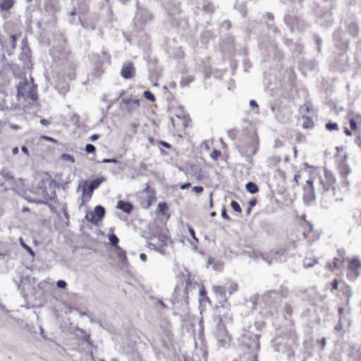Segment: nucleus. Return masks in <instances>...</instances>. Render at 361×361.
I'll return each mask as SVG.
<instances>
[{
  "mask_svg": "<svg viewBox=\"0 0 361 361\" xmlns=\"http://www.w3.org/2000/svg\"><path fill=\"white\" fill-rule=\"evenodd\" d=\"M233 321V314L229 305L216 307L214 322L216 324V334L222 339L228 336L227 326Z\"/></svg>",
  "mask_w": 361,
  "mask_h": 361,
  "instance_id": "obj_1",
  "label": "nucleus"
},
{
  "mask_svg": "<svg viewBox=\"0 0 361 361\" xmlns=\"http://www.w3.org/2000/svg\"><path fill=\"white\" fill-rule=\"evenodd\" d=\"M336 179L331 171L324 169L323 174L319 176V191L324 197L335 196Z\"/></svg>",
  "mask_w": 361,
  "mask_h": 361,
  "instance_id": "obj_2",
  "label": "nucleus"
},
{
  "mask_svg": "<svg viewBox=\"0 0 361 361\" xmlns=\"http://www.w3.org/2000/svg\"><path fill=\"white\" fill-rule=\"evenodd\" d=\"M17 99L18 101L23 99L29 104L36 102L38 99L37 86L30 83L26 79L20 82L17 87Z\"/></svg>",
  "mask_w": 361,
  "mask_h": 361,
  "instance_id": "obj_3",
  "label": "nucleus"
},
{
  "mask_svg": "<svg viewBox=\"0 0 361 361\" xmlns=\"http://www.w3.org/2000/svg\"><path fill=\"white\" fill-rule=\"evenodd\" d=\"M238 289V285L233 280L227 279L224 284L220 286H214L212 288L215 296L225 302L228 301L227 295H231Z\"/></svg>",
  "mask_w": 361,
  "mask_h": 361,
  "instance_id": "obj_4",
  "label": "nucleus"
},
{
  "mask_svg": "<svg viewBox=\"0 0 361 361\" xmlns=\"http://www.w3.org/2000/svg\"><path fill=\"white\" fill-rule=\"evenodd\" d=\"M139 194V202L143 209H149L157 201L156 191L148 183Z\"/></svg>",
  "mask_w": 361,
  "mask_h": 361,
  "instance_id": "obj_5",
  "label": "nucleus"
},
{
  "mask_svg": "<svg viewBox=\"0 0 361 361\" xmlns=\"http://www.w3.org/2000/svg\"><path fill=\"white\" fill-rule=\"evenodd\" d=\"M300 227L304 239L308 243H312L319 240V233L314 229L313 225L308 221L302 219L300 223Z\"/></svg>",
  "mask_w": 361,
  "mask_h": 361,
  "instance_id": "obj_6",
  "label": "nucleus"
},
{
  "mask_svg": "<svg viewBox=\"0 0 361 361\" xmlns=\"http://www.w3.org/2000/svg\"><path fill=\"white\" fill-rule=\"evenodd\" d=\"M347 277L350 281L355 280L360 274L361 261L358 257L351 258L348 264Z\"/></svg>",
  "mask_w": 361,
  "mask_h": 361,
  "instance_id": "obj_7",
  "label": "nucleus"
},
{
  "mask_svg": "<svg viewBox=\"0 0 361 361\" xmlns=\"http://www.w3.org/2000/svg\"><path fill=\"white\" fill-rule=\"evenodd\" d=\"M105 214V209L102 206H96L94 211H88L85 214V219L93 224H97V223L102 220Z\"/></svg>",
  "mask_w": 361,
  "mask_h": 361,
  "instance_id": "obj_8",
  "label": "nucleus"
},
{
  "mask_svg": "<svg viewBox=\"0 0 361 361\" xmlns=\"http://www.w3.org/2000/svg\"><path fill=\"white\" fill-rule=\"evenodd\" d=\"M303 199L305 202H312L315 198L314 182L312 180H307L302 188Z\"/></svg>",
  "mask_w": 361,
  "mask_h": 361,
  "instance_id": "obj_9",
  "label": "nucleus"
},
{
  "mask_svg": "<svg viewBox=\"0 0 361 361\" xmlns=\"http://www.w3.org/2000/svg\"><path fill=\"white\" fill-rule=\"evenodd\" d=\"M337 295L340 298H345L346 299L345 304L348 305L350 299L352 296V290L350 286L345 282H342L341 286L338 289Z\"/></svg>",
  "mask_w": 361,
  "mask_h": 361,
  "instance_id": "obj_10",
  "label": "nucleus"
},
{
  "mask_svg": "<svg viewBox=\"0 0 361 361\" xmlns=\"http://www.w3.org/2000/svg\"><path fill=\"white\" fill-rule=\"evenodd\" d=\"M135 73V68L132 62H128L123 65L121 75L125 79H130L134 77Z\"/></svg>",
  "mask_w": 361,
  "mask_h": 361,
  "instance_id": "obj_11",
  "label": "nucleus"
},
{
  "mask_svg": "<svg viewBox=\"0 0 361 361\" xmlns=\"http://www.w3.org/2000/svg\"><path fill=\"white\" fill-rule=\"evenodd\" d=\"M31 53L27 47H23L19 54V59L23 61V68H29L30 65Z\"/></svg>",
  "mask_w": 361,
  "mask_h": 361,
  "instance_id": "obj_12",
  "label": "nucleus"
},
{
  "mask_svg": "<svg viewBox=\"0 0 361 361\" xmlns=\"http://www.w3.org/2000/svg\"><path fill=\"white\" fill-rule=\"evenodd\" d=\"M82 203H85L86 202H89L92 197L94 192V190L91 188L90 186L87 185V182H84V184L82 185Z\"/></svg>",
  "mask_w": 361,
  "mask_h": 361,
  "instance_id": "obj_13",
  "label": "nucleus"
},
{
  "mask_svg": "<svg viewBox=\"0 0 361 361\" xmlns=\"http://www.w3.org/2000/svg\"><path fill=\"white\" fill-rule=\"evenodd\" d=\"M352 114H349L348 115L350 129L353 131H357L358 129L357 123L361 124V115L357 114L355 118H353L350 116Z\"/></svg>",
  "mask_w": 361,
  "mask_h": 361,
  "instance_id": "obj_14",
  "label": "nucleus"
},
{
  "mask_svg": "<svg viewBox=\"0 0 361 361\" xmlns=\"http://www.w3.org/2000/svg\"><path fill=\"white\" fill-rule=\"evenodd\" d=\"M117 207L126 213H130L133 209L131 203L123 200L118 202Z\"/></svg>",
  "mask_w": 361,
  "mask_h": 361,
  "instance_id": "obj_15",
  "label": "nucleus"
},
{
  "mask_svg": "<svg viewBox=\"0 0 361 361\" xmlns=\"http://www.w3.org/2000/svg\"><path fill=\"white\" fill-rule=\"evenodd\" d=\"M343 259L335 257L332 262L328 263L327 267L330 271H333L338 269L343 263Z\"/></svg>",
  "mask_w": 361,
  "mask_h": 361,
  "instance_id": "obj_16",
  "label": "nucleus"
},
{
  "mask_svg": "<svg viewBox=\"0 0 361 361\" xmlns=\"http://www.w3.org/2000/svg\"><path fill=\"white\" fill-rule=\"evenodd\" d=\"M281 161V158L279 156H272L268 158L267 163V167L269 168H274L277 166L279 163Z\"/></svg>",
  "mask_w": 361,
  "mask_h": 361,
  "instance_id": "obj_17",
  "label": "nucleus"
},
{
  "mask_svg": "<svg viewBox=\"0 0 361 361\" xmlns=\"http://www.w3.org/2000/svg\"><path fill=\"white\" fill-rule=\"evenodd\" d=\"M123 103L129 109L140 106V101L137 99L126 98L123 99Z\"/></svg>",
  "mask_w": 361,
  "mask_h": 361,
  "instance_id": "obj_18",
  "label": "nucleus"
},
{
  "mask_svg": "<svg viewBox=\"0 0 361 361\" xmlns=\"http://www.w3.org/2000/svg\"><path fill=\"white\" fill-rule=\"evenodd\" d=\"M338 170H339L340 175L343 178H347L348 176L350 173V169L349 166L348 165V164H346L345 162L342 163L339 166Z\"/></svg>",
  "mask_w": 361,
  "mask_h": 361,
  "instance_id": "obj_19",
  "label": "nucleus"
},
{
  "mask_svg": "<svg viewBox=\"0 0 361 361\" xmlns=\"http://www.w3.org/2000/svg\"><path fill=\"white\" fill-rule=\"evenodd\" d=\"M14 5L13 0H2L0 2V8L2 11H7L13 8Z\"/></svg>",
  "mask_w": 361,
  "mask_h": 361,
  "instance_id": "obj_20",
  "label": "nucleus"
},
{
  "mask_svg": "<svg viewBox=\"0 0 361 361\" xmlns=\"http://www.w3.org/2000/svg\"><path fill=\"white\" fill-rule=\"evenodd\" d=\"M303 122L302 126L305 129L312 128L314 126V121L312 118L309 116H302Z\"/></svg>",
  "mask_w": 361,
  "mask_h": 361,
  "instance_id": "obj_21",
  "label": "nucleus"
},
{
  "mask_svg": "<svg viewBox=\"0 0 361 361\" xmlns=\"http://www.w3.org/2000/svg\"><path fill=\"white\" fill-rule=\"evenodd\" d=\"M105 180L104 177H100L97 179L92 180L87 185L92 188L94 190L99 188L100 184Z\"/></svg>",
  "mask_w": 361,
  "mask_h": 361,
  "instance_id": "obj_22",
  "label": "nucleus"
},
{
  "mask_svg": "<svg viewBox=\"0 0 361 361\" xmlns=\"http://www.w3.org/2000/svg\"><path fill=\"white\" fill-rule=\"evenodd\" d=\"M245 188L251 194L257 193L259 191L258 186L253 182L247 183L245 185Z\"/></svg>",
  "mask_w": 361,
  "mask_h": 361,
  "instance_id": "obj_23",
  "label": "nucleus"
},
{
  "mask_svg": "<svg viewBox=\"0 0 361 361\" xmlns=\"http://www.w3.org/2000/svg\"><path fill=\"white\" fill-rule=\"evenodd\" d=\"M168 210V206L166 202H159L157 205V213L165 216Z\"/></svg>",
  "mask_w": 361,
  "mask_h": 361,
  "instance_id": "obj_24",
  "label": "nucleus"
},
{
  "mask_svg": "<svg viewBox=\"0 0 361 361\" xmlns=\"http://www.w3.org/2000/svg\"><path fill=\"white\" fill-rule=\"evenodd\" d=\"M115 248L118 257L123 262L126 261L127 257L126 252L120 246Z\"/></svg>",
  "mask_w": 361,
  "mask_h": 361,
  "instance_id": "obj_25",
  "label": "nucleus"
},
{
  "mask_svg": "<svg viewBox=\"0 0 361 361\" xmlns=\"http://www.w3.org/2000/svg\"><path fill=\"white\" fill-rule=\"evenodd\" d=\"M109 240L110 243L115 247H117L119 246L118 245L119 240H118V237L114 233L110 234L109 235Z\"/></svg>",
  "mask_w": 361,
  "mask_h": 361,
  "instance_id": "obj_26",
  "label": "nucleus"
},
{
  "mask_svg": "<svg viewBox=\"0 0 361 361\" xmlns=\"http://www.w3.org/2000/svg\"><path fill=\"white\" fill-rule=\"evenodd\" d=\"M143 96L146 99L152 102H154L156 100L154 95L149 90L145 91Z\"/></svg>",
  "mask_w": 361,
  "mask_h": 361,
  "instance_id": "obj_27",
  "label": "nucleus"
},
{
  "mask_svg": "<svg viewBox=\"0 0 361 361\" xmlns=\"http://www.w3.org/2000/svg\"><path fill=\"white\" fill-rule=\"evenodd\" d=\"M221 156V152L220 150H218V149H214L211 153H210V157L214 160V161H216L219 159V158Z\"/></svg>",
  "mask_w": 361,
  "mask_h": 361,
  "instance_id": "obj_28",
  "label": "nucleus"
},
{
  "mask_svg": "<svg viewBox=\"0 0 361 361\" xmlns=\"http://www.w3.org/2000/svg\"><path fill=\"white\" fill-rule=\"evenodd\" d=\"M325 127L329 131H334V130H338V126L336 123L329 122L326 124Z\"/></svg>",
  "mask_w": 361,
  "mask_h": 361,
  "instance_id": "obj_29",
  "label": "nucleus"
},
{
  "mask_svg": "<svg viewBox=\"0 0 361 361\" xmlns=\"http://www.w3.org/2000/svg\"><path fill=\"white\" fill-rule=\"evenodd\" d=\"M20 35H21L20 32L19 34H14V35H11V47L13 49H15L16 47L17 39L18 37H20Z\"/></svg>",
  "mask_w": 361,
  "mask_h": 361,
  "instance_id": "obj_30",
  "label": "nucleus"
},
{
  "mask_svg": "<svg viewBox=\"0 0 361 361\" xmlns=\"http://www.w3.org/2000/svg\"><path fill=\"white\" fill-rule=\"evenodd\" d=\"M231 207L233 209V210L235 211V212L241 213L242 210L240 206L236 201H231Z\"/></svg>",
  "mask_w": 361,
  "mask_h": 361,
  "instance_id": "obj_31",
  "label": "nucleus"
},
{
  "mask_svg": "<svg viewBox=\"0 0 361 361\" xmlns=\"http://www.w3.org/2000/svg\"><path fill=\"white\" fill-rule=\"evenodd\" d=\"M246 360H250V361H257V355L256 353H247L245 355Z\"/></svg>",
  "mask_w": 361,
  "mask_h": 361,
  "instance_id": "obj_32",
  "label": "nucleus"
},
{
  "mask_svg": "<svg viewBox=\"0 0 361 361\" xmlns=\"http://www.w3.org/2000/svg\"><path fill=\"white\" fill-rule=\"evenodd\" d=\"M22 247L32 256L35 255L33 250L20 239Z\"/></svg>",
  "mask_w": 361,
  "mask_h": 361,
  "instance_id": "obj_33",
  "label": "nucleus"
},
{
  "mask_svg": "<svg viewBox=\"0 0 361 361\" xmlns=\"http://www.w3.org/2000/svg\"><path fill=\"white\" fill-rule=\"evenodd\" d=\"M96 150L95 147L92 144H87L85 147V151L87 153H94Z\"/></svg>",
  "mask_w": 361,
  "mask_h": 361,
  "instance_id": "obj_34",
  "label": "nucleus"
},
{
  "mask_svg": "<svg viewBox=\"0 0 361 361\" xmlns=\"http://www.w3.org/2000/svg\"><path fill=\"white\" fill-rule=\"evenodd\" d=\"M252 154H255L258 149V141L256 140H253L252 141Z\"/></svg>",
  "mask_w": 361,
  "mask_h": 361,
  "instance_id": "obj_35",
  "label": "nucleus"
},
{
  "mask_svg": "<svg viewBox=\"0 0 361 361\" xmlns=\"http://www.w3.org/2000/svg\"><path fill=\"white\" fill-rule=\"evenodd\" d=\"M41 139L53 142V143H57V140L51 137H49L47 135H42Z\"/></svg>",
  "mask_w": 361,
  "mask_h": 361,
  "instance_id": "obj_36",
  "label": "nucleus"
},
{
  "mask_svg": "<svg viewBox=\"0 0 361 361\" xmlns=\"http://www.w3.org/2000/svg\"><path fill=\"white\" fill-rule=\"evenodd\" d=\"M338 284H339V281L337 279H335L332 281V282L331 283V287L334 290H338Z\"/></svg>",
  "mask_w": 361,
  "mask_h": 361,
  "instance_id": "obj_37",
  "label": "nucleus"
},
{
  "mask_svg": "<svg viewBox=\"0 0 361 361\" xmlns=\"http://www.w3.org/2000/svg\"><path fill=\"white\" fill-rule=\"evenodd\" d=\"M203 190L204 188L202 186H195L192 188V191H194L197 194L202 193Z\"/></svg>",
  "mask_w": 361,
  "mask_h": 361,
  "instance_id": "obj_38",
  "label": "nucleus"
},
{
  "mask_svg": "<svg viewBox=\"0 0 361 361\" xmlns=\"http://www.w3.org/2000/svg\"><path fill=\"white\" fill-rule=\"evenodd\" d=\"M188 231H189V233L190 234V236L196 241V242H198V240L197 238H196L195 236V232L194 231V229L191 227H189L188 228Z\"/></svg>",
  "mask_w": 361,
  "mask_h": 361,
  "instance_id": "obj_39",
  "label": "nucleus"
},
{
  "mask_svg": "<svg viewBox=\"0 0 361 361\" xmlns=\"http://www.w3.org/2000/svg\"><path fill=\"white\" fill-rule=\"evenodd\" d=\"M57 286L60 288H65L66 287V282L62 280H59L57 281Z\"/></svg>",
  "mask_w": 361,
  "mask_h": 361,
  "instance_id": "obj_40",
  "label": "nucleus"
},
{
  "mask_svg": "<svg viewBox=\"0 0 361 361\" xmlns=\"http://www.w3.org/2000/svg\"><path fill=\"white\" fill-rule=\"evenodd\" d=\"M319 344L321 345V349L322 350H324L326 347V338H322L320 341H319Z\"/></svg>",
  "mask_w": 361,
  "mask_h": 361,
  "instance_id": "obj_41",
  "label": "nucleus"
},
{
  "mask_svg": "<svg viewBox=\"0 0 361 361\" xmlns=\"http://www.w3.org/2000/svg\"><path fill=\"white\" fill-rule=\"evenodd\" d=\"M221 216L224 219L230 220V216L227 214L226 211L225 209H223L221 211Z\"/></svg>",
  "mask_w": 361,
  "mask_h": 361,
  "instance_id": "obj_42",
  "label": "nucleus"
},
{
  "mask_svg": "<svg viewBox=\"0 0 361 361\" xmlns=\"http://www.w3.org/2000/svg\"><path fill=\"white\" fill-rule=\"evenodd\" d=\"M335 330L337 331H341L343 330V324L341 321L335 326Z\"/></svg>",
  "mask_w": 361,
  "mask_h": 361,
  "instance_id": "obj_43",
  "label": "nucleus"
},
{
  "mask_svg": "<svg viewBox=\"0 0 361 361\" xmlns=\"http://www.w3.org/2000/svg\"><path fill=\"white\" fill-rule=\"evenodd\" d=\"M292 308L290 305H286L285 307V312L286 314L291 315L292 314Z\"/></svg>",
  "mask_w": 361,
  "mask_h": 361,
  "instance_id": "obj_44",
  "label": "nucleus"
},
{
  "mask_svg": "<svg viewBox=\"0 0 361 361\" xmlns=\"http://www.w3.org/2000/svg\"><path fill=\"white\" fill-rule=\"evenodd\" d=\"M190 186H191V184L190 183H186L180 185V188L182 190H184V189L190 188Z\"/></svg>",
  "mask_w": 361,
  "mask_h": 361,
  "instance_id": "obj_45",
  "label": "nucleus"
},
{
  "mask_svg": "<svg viewBox=\"0 0 361 361\" xmlns=\"http://www.w3.org/2000/svg\"><path fill=\"white\" fill-rule=\"evenodd\" d=\"M250 105L252 107L256 108L257 109H258V104H257V103L255 100H253V99L250 100Z\"/></svg>",
  "mask_w": 361,
  "mask_h": 361,
  "instance_id": "obj_46",
  "label": "nucleus"
},
{
  "mask_svg": "<svg viewBox=\"0 0 361 361\" xmlns=\"http://www.w3.org/2000/svg\"><path fill=\"white\" fill-rule=\"evenodd\" d=\"M257 204V200L255 199H252L250 201H249L248 202V204H249V207H253L256 205Z\"/></svg>",
  "mask_w": 361,
  "mask_h": 361,
  "instance_id": "obj_47",
  "label": "nucleus"
},
{
  "mask_svg": "<svg viewBox=\"0 0 361 361\" xmlns=\"http://www.w3.org/2000/svg\"><path fill=\"white\" fill-rule=\"evenodd\" d=\"M283 145V142L280 140H275V143H274V147H281Z\"/></svg>",
  "mask_w": 361,
  "mask_h": 361,
  "instance_id": "obj_48",
  "label": "nucleus"
},
{
  "mask_svg": "<svg viewBox=\"0 0 361 361\" xmlns=\"http://www.w3.org/2000/svg\"><path fill=\"white\" fill-rule=\"evenodd\" d=\"M305 135L302 133H298L297 135V140L298 141H302L305 140Z\"/></svg>",
  "mask_w": 361,
  "mask_h": 361,
  "instance_id": "obj_49",
  "label": "nucleus"
},
{
  "mask_svg": "<svg viewBox=\"0 0 361 361\" xmlns=\"http://www.w3.org/2000/svg\"><path fill=\"white\" fill-rule=\"evenodd\" d=\"M21 150H22V152H23L25 154H26L27 156H29V154H29V151H28V149H27V148L26 147L23 146V147H21Z\"/></svg>",
  "mask_w": 361,
  "mask_h": 361,
  "instance_id": "obj_50",
  "label": "nucleus"
},
{
  "mask_svg": "<svg viewBox=\"0 0 361 361\" xmlns=\"http://www.w3.org/2000/svg\"><path fill=\"white\" fill-rule=\"evenodd\" d=\"M40 123L41 124H42L43 126H47L49 124V121L45 118H42L40 120Z\"/></svg>",
  "mask_w": 361,
  "mask_h": 361,
  "instance_id": "obj_51",
  "label": "nucleus"
},
{
  "mask_svg": "<svg viewBox=\"0 0 361 361\" xmlns=\"http://www.w3.org/2000/svg\"><path fill=\"white\" fill-rule=\"evenodd\" d=\"M202 145L204 146V149H205L207 151H209L210 147H209V145L208 141H204V142H202Z\"/></svg>",
  "mask_w": 361,
  "mask_h": 361,
  "instance_id": "obj_52",
  "label": "nucleus"
},
{
  "mask_svg": "<svg viewBox=\"0 0 361 361\" xmlns=\"http://www.w3.org/2000/svg\"><path fill=\"white\" fill-rule=\"evenodd\" d=\"M157 303L159 305H160V306L162 307V308H167V305L161 300H159L157 301Z\"/></svg>",
  "mask_w": 361,
  "mask_h": 361,
  "instance_id": "obj_53",
  "label": "nucleus"
},
{
  "mask_svg": "<svg viewBox=\"0 0 361 361\" xmlns=\"http://www.w3.org/2000/svg\"><path fill=\"white\" fill-rule=\"evenodd\" d=\"M344 133L347 136H352L353 135L352 131L346 128L344 129Z\"/></svg>",
  "mask_w": 361,
  "mask_h": 361,
  "instance_id": "obj_54",
  "label": "nucleus"
},
{
  "mask_svg": "<svg viewBox=\"0 0 361 361\" xmlns=\"http://www.w3.org/2000/svg\"><path fill=\"white\" fill-rule=\"evenodd\" d=\"M99 138V135H97V134H94V135H92L91 137H90V140L91 141H95L96 140H97Z\"/></svg>",
  "mask_w": 361,
  "mask_h": 361,
  "instance_id": "obj_55",
  "label": "nucleus"
},
{
  "mask_svg": "<svg viewBox=\"0 0 361 361\" xmlns=\"http://www.w3.org/2000/svg\"><path fill=\"white\" fill-rule=\"evenodd\" d=\"M277 172L279 173V174L283 178H285L286 177V174H285V172L283 171L282 170H280V169H278L277 170Z\"/></svg>",
  "mask_w": 361,
  "mask_h": 361,
  "instance_id": "obj_56",
  "label": "nucleus"
},
{
  "mask_svg": "<svg viewBox=\"0 0 361 361\" xmlns=\"http://www.w3.org/2000/svg\"><path fill=\"white\" fill-rule=\"evenodd\" d=\"M19 152V149L18 147H13V149H12V153L13 155H16Z\"/></svg>",
  "mask_w": 361,
  "mask_h": 361,
  "instance_id": "obj_57",
  "label": "nucleus"
},
{
  "mask_svg": "<svg viewBox=\"0 0 361 361\" xmlns=\"http://www.w3.org/2000/svg\"><path fill=\"white\" fill-rule=\"evenodd\" d=\"M140 257L142 260L145 261L147 259V256L145 254H140Z\"/></svg>",
  "mask_w": 361,
  "mask_h": 361,
  "instance_id": "obj_58",
  "label": "nucleus"
},
{
  "mask_svg": "<svg viewBox=\"0 0 361 361\" xmlns=\"http://www.w3.org/2000/svg\"><path fill=\"white\" fill-rule=\"evenodd\" d=\"M161 145L166 147V148H170L171 147V145L170 144L167 143V142H161Z\"/></svg>",
  "mask_w": 361,
  "mask_h": 361,
  "instance_id": "obj_59",
  "label": "nucleus"
},
{
  "mask_svg": "<svg viewBox=\"0 0 361 361\" xmlns=\"http://www.w3.org/2000/svg\"><path fill=\"white\" fill-rule=\"evenodd\" d=\"M267 18H268L269 19H270V20H273V19H274V16H273V14H271V13H268L267 14Z\"/></svg>",
  "mask_w": 361,
  "mask_h": 361,
  "instance_id": "obj_60",
  "label": "nucleus"
},
{
  "mask_svg": "<svg viewBox=\"0 0 361 361\" xmlns=\"http://www.w3.org/2000/svg\"><path fill=\"white\" fill-rule=\"evenodd\" d=\"M10 126L11 128L15 129V130H17L19 128V126L18 125H15V124H11Z\"/></svg>",
  "mask_w": 361,
  "mask_h": 361,
  "instance_id": "obj_61",
  "label": "nucleus"
},
{
  "mask_svg": "<svg viewBox=\"0 0 361 361\" xmlns=\"http://www.w3.org/2000/svg\"><path fill=\"white\" fill-rule=\"evenodd\" d=\"M252 209V207H250L249 206L247 207V211H246V213H247V215H249L250 214V212H251Z\"/></svg>",
  "mask_w": 361,
  "mask_h": 361,
  "instance_id": "obj_62",
  "label": "nucleus"
},
{
  "mask_svg": "<svg viewBox=\"0 0 361 361\" xmlns=\"http://www.w3.org/2000/svg\"><path fill=\"white\" fill-rule=\"evenodd\" d=\"M29 211H30V209L27 207H24L22 209V212H29Z\"/></svg>",
  "mask_w": 361,
  "mask_h": 361,
  "instance_id": "obj_63",
  "label": "nucleus"
},
{
  "mask_svg": "<svg viewBox=\"0 0 361 361\" xmlns=\"http://www.w3.org/2000/svg\"><path fill=\"white\" fill-rule=\"evenodd\" d=\"M338 313H339L340 316H341L343 314V308L340 307L338 309Z\"/></svg>",
  "mask_w": 361,
  "mask_h": 361,
  "instance_id": "obj_64",
  "label": "nucleus"
}]
</instances>
